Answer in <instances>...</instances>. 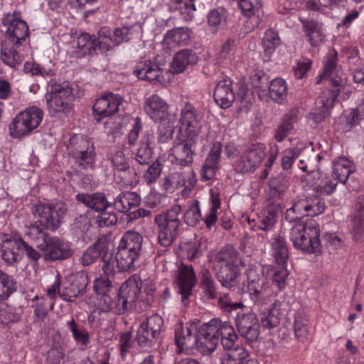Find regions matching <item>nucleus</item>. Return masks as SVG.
Wrapping results in <instances>:
<instances>
[{
  "label": "nucleus",
  "instance_id": "338daca9",
  "mask_svg": "<svg viewBox=\"0 0 364 364\" xmlns=\"http://www.w3.org/2000/svg\"><path fill=\"white\" fill-rule=\"evenodd\" d=\"M161 173V164L158 161H154L146 170L144 177L148 184H151L157 181Z\"/></svg>",
  "mask_w": 364,
  "mask_h": 364
},
{
  "label": "nucleus",
  "instance_id": "9d476101",
  "mask_svg": "<svg viewBox=\"0 0 364 364\" xmlns=\"http://www.w3.org/2000/svg\"><path fill=\"white\" fill-rule=\"evenodd\" d=\"M235 324L239 334L246 342L252 343L258 340L259 336V322L256 314L252 311L237 312Z\"/></svg>",
  "mask_w": 364,
  "mask_h": 364
},
{
  "label": "nucleus",
  "instance_id": "1a4fd4ad",
  "mask_svg": "<svg viewBox=\"0 0 364 364\" xmlns=\"http://www.w3.org/2000/svg\"><path fill=\"white\" fill-rule=\"evenodd\" d=\"M198 137L187 134H179L171 149L172 162L181 166H187L193 163Z\"/></svg>",
  "mask_w": 364,
  "mask_h": 364
},
{
  "label": "nucleus",
  "instance_id": "b1692460",
  "mask_svg": "<svg viewBox=\"0 0 364 364\" xmlns=\"http://www.w3.org/2000/svg\"><path fill=\"white\" fill-rule=\"evenodd\" d=\"M289 178L283 174L279 173L272 177L268 183V188L266 190L267 202H274L282 199L289 187Z\"/></svg>",
  "mask_w": 364,
  "mask_h": 364
},
{
  "label": "nucleus",
  "instance_id": "2eb2a0df",
  "mask_svg": "<svg viewBox=\"0 0 364 364\" xmlns=\"http://www.w3.org/2000/svg\"><path fill=\"white\" fill-rule=\"evenodd\" d=\"M88 284L87 274L84 271L76 272L70 275L69 284L60 294V297L67 302H74L75 299L82 296Z\"/></svg>",
  "mask_w": 364,
  "mask_h": 364
},
{
  "label": "nucleus",
  "instance_id": "0e129e2a",
  "mask_svg": "<svg viewBox=\"0 0 364 364\" xmlns=\"http://www.w3.org/2000/svg\"><path fill=\"white\" fill-rule=\"evenodd\" d=\"M77 47L80 48H86L88 54H92V52L97 48L96 46V38L92 39L89 33H82L77 37Z\"/></svg>",
  "mask_w": 364,
  "mask_h": 364
},
{
  "label": "nucleus",
  "instance_id": "c756f323",
  "mask_svg": "<svg viewBox=\"0 0 364 364\" xmlns=\"http://www.w3.org/2000/svg\"><path fill=\"white\" fill-rule=\"evenodd\" d=\"M112 163L117 173H114V176H117L121 178L119 183H129L131 174H136L134 170L130 168L129 163L125 157V154L122 151H117L112 158Z\"/></svg>",
  "mask_w": 364,
  "mask_h": 364
},
{
  "label": "nucleus",
  "instance_id": "e433bc0d",
  "mask_svg": "<svg viewBox=\"0 0 364 364\" xmlns=\"http://www.w3.org/2000/svg\"><path fill=\"white\" fill-rule=\"evenodd\" d=\"M306 36L309 38V41L313 46H316L323 41L324 35L322 28L318 21L314 20H301Z\"/></svg>",
  "mask_w": 364,
  "mask_h": 364
},
{
  "label": "nucleus",
  "instance_id": "bb28decb",
  "mask_svg": "<svg viewBox=\"0 0 364 364\" xmlns=\"http://www.w3.org/2000/svg\"><path fill=\"white\" fill-rule=\"evenodd\" d=\"M197 61L198 56L193 50H181L173 58L169 71L173 74H180L184 72L188 65H196Z\"/></svg>",
  "mask_w": 364,
  "mask_h": 364
},
{
  "label": "nucleus",
  "instance_id": "58836bf2",
  "mask_svg": "<svg viewBox=\"0 0 364 364\" xmlns=\"http://www.w3.org/2000/svg\"><path fill=\"white\" fill-rule=\"evenodd\" d=\"M10 43L5 41L1 45V58L4 63L11 68H16L23 61V58Z\"/></svg>",
  "mask_w": 364,
  "mask_h": 364
},
{
  "label": "nucleus",
  "instance_id": "603ef678",
  "mask_svg": "<svg viewBox=\"0 0 364 364\" xmlns=\"http://www.w3.org/2000/svg\"><path fill=\"white\" fill-rule=\"evenodd\" d=\"M202 220L199 203L193 200L184 213V221L191 227L196 226Z\"/></svg>",
  "mask_w": 364,
  "mask_h": 364
},
{
  "label": "nucleus",
  "instance_id": "6e6552de",
  "mask_svg": "<svg viewBox=\"0 0 364 364\" xmlns=\"http://www.w3.org/2000/svg\"><path fill=\"white\" fill-rule=\"evenodd\" d=\"M164 320L158 314L151 316L139 326L135 340L138 345L145 350L155 346L159 340Z\"/></svg>",
  "mask_w": 364,
  "mask_h": 364
},
{
  "label": "nucleus",
  "instance_id": "7ed1b4c3",
  "mask_svg": "<svg viewBox=\"0 0 364 364\" xmlns=\"http://www.w3.org/2000/svg\"><path fill=\"white\" fill-rule=\"evenodd\" d=\"M49 113L53 116L57 113L67 114L73 107L74 95L69 82L58 83L54 79L48 82V91L45 95Z\"/></svg>",
  "mask_w": 364,
  "mask_h": 364
},
{
  "label": "nucleus",
  "instance_id": "72a5a7b5",
  "mask_svg": "<svg viewBox=\"0 0 364 364\" xmlns=\"http://www.w3.org/2000/svg\"><path fill=\"white\" fill-rule=\"evenodd\" d=\"M240 274V268L237 264L221 266L218 267L217 277L223 287L231 288L237 284Z\"/></svg>",
  "mask_w": 364,
  "mask_h": 364
},
{
  "label": "nucleus",
  "instance_id": "cd10ccee",
  "mask_svg": "<svg viewBox=\"0 0 364 364\" xmlns=\"http://www.w3.org/2000/svg\"><path fill=\"white\" fill-rule=\"evenodd\" d=\"M221 149L220 143L217 142L213 144L202 168L201 175L205 181L210 180L214 177L215 171L218 168Z\"/></svg>",
  "mask_w": 364,
  "mask_h": 364
},
{
  "label": "nucleus",
  "instance_id": "4c0bfd02",
  "mask_svg": "<svg viewBox=\"0 0 364 364\" xmlns=\"http://www.w3.org/2000/svg\"><path fill=\"white\" fill-rule=\"evenodd\" d=\"M141 287L135 279H129L122 284L118 293L131 306L138 299Z\"/></svg>",
  "mask_w": 364,
  "mask_h": 364
},
{
  "label": "nucleus",
  "instance_id": "09e8293b",
  "mask_svg": "<svg viewBox=\"0 0 364 364\" xmlns=\"http://www.w3.org/2000/svg\"><path fill=\"white\" fill-rule=\"evenodd\" d=\"M191 31L188 28L178 27L168 31L166 34V39H171L178 46L188 43L191 39Z\"/></svg>",
  "mask_w": 364,
  "mask_h": 364
},
{
  "label": "nucleus",
  "instance_id": "aec40b11",
  "mask_svg": "<svg viewBox=\"0 0 364 364\" xmlns=\"http://www.w3.org/2000/svg\"><path fill=\"white\" fill-rule=\"evenodd\" d=\"M164 69L158 63L151 60L138 63L133 71L134 75L139 79L152 83L164 82L166 80L164 76Z\"/></svg>",
  "mask_w": 364,
  "mask_h": 364
},
{
  "label": "nucleus",
  "instance_id": "f03ea898",
  "mask_svg": "<svg viewBox=\"0 0 364 364\" xmlns=\"http://www.w3.org/2000/svg\"><path fill=\"white\" fill-rule=\"evenodd\" d=\"M288 237L296 249L309 254L321 252L319 230L314 221L296 222L291 227Z\"/></svg>",
  "mask_w": 364,
  "mask_h": 364
},
{
  "label": "nucleus",
  "instance_id": "f3484780",
  "mask_svg": "<svg viewBox=\"0 0 364 364\" xmlns=\"http://www.w3.org/2000/svg\"><path fill=\"white\" fill-rule=\"evenodd\" d=\"M181 134L198 137L201 128L200 117L196 108L190 103H186L181 112Z\"/></svg>",
  "mask_w": 364,
  "mask_h": 364
},
{
  "label": "nucleus",
  "instance_id": "13d9d810",
  "mask_svg": "<svg viewBox=\"0 0 364 364\" xmlns=\"http://www.w3.org/2000/svg\"><path fill=\"white\" fill-rule=\"evenodd\" d=\"M281 318L279 315L276 314L271 308H268L262 314L261 323L264 328L271 329L279 324Z\"/></svg>",
  "mask_w": 364,
  "mask_h": 364
},
{
  "label": "nucleus",
  "instance_id": "052dcab7",
  "mask_svg": "<svg viewBox=\"0 0 364 364\" xmlns=\"http://www.w3.org/2000/svg\"><path fill=\"white\" fill-rule=\"evenodd\" d=\"M309 208L310 202L307 198L299 199L291 208L287 209V215L289 216L290 213H296L300 218L304 215L308 216Z\"/></svg>",
  "mask_w": 364,
  "mask_h": 364
},
{
  "label": "nucleus",
  "instance_id": "774afa93",
  "mask_svg": "<svg viewBox=\"0 0 364 364\" xmlns=\"http://www.w3.org/2000/svg\"><path fill=\"white\" fill-rule=\"evenodd\" d=\"M131 34V31L129 27L117 28L112 35V47L129 41Z\"/></svg>",
  "mask_w": 364,
  "mask_h": 364
},
{
  "label": "nucleus",
  "instance_id": "e2e57ef3",
  "mask_svg": "<svg viewBox=\"0 0 364 364\" xmlns=\"http://www.w3.org/2000/svg\"><path fill=\"white\" fill-rule=\"evenodd\" d=\"M353 238L357 242L364 240V220L360 215L355 216L352 222Z\"/></svg>",
  "mask_w": 364,
  "mask_h": 364
},
{
  "label": "nucleus",
  "instance_id": "79ce46f5",
  "mask_svg": "<svg viewBox=\"0 0 364 364\" xmlns=\"http://www.w3.org/2000/svg\"><path fill=\"white\" fill-rule=\"evenodd\" d=\"M138 258L139 257L135 254L118 247L115 255L117 268L120 272L133 270L134 269V263Z\"/></svg>",
  "mask_w": 364,
  "mask_h": 364
},
{
  "label": "nucleus",
  "instance_id": "0eeeda50",
  "mask_svg": "<svg viewBox=\"0 0 364 364\" xmlns=\"http://www.w3.org/2000/svg\"><path fill=\"white\" fill-rule=\"evenodd\" d=\"M43 112L37 107H31L18 113L9 124L11 135L21 138L36 129L43 119Z\"/></svg>",
  "mask_w": 364,
  "mask_h": 364
},
{
  "label": "nucleus",
  "instance_id": "ea45409f",
  "mask_svg": "<svg viewBox=\"0 0 364 364\" xmlns=\"http://www.w3.org/2000/svg\"><path fill=\"white\" fill-rule=\"evenodd\" d=\"M201 242L202 238H198L194 235L189 240L181 242L179 247L187 259L192 261L202 255Z\"/></svg>",
  "mask_w": 364,
  "mask_h": 364
},
{
  "label": "nucleus",
  "instance_id": "3c124183",
  "mask_svg": "<svg viewBox=\"0 0 364 364\" xmlns=\"http://www.w3.org/2000/svg\"><path fill=\"white\" fill-rule=\"evenodd\" d=\"M16 286L15 279L0 269V296L8 298L16 291Z\"/></svg>",
  "mask_w": 364,
  "mask_h": 364
},
{
  "label": "nucleus",
  "instance_id": "a19ab883",
  "mask_svg": "<svg viewBox=\"0 0 364 364\" xmlns=\"http://www.w3.org/2000/svg\"><path fill=\"white\" fill-rule=\"evenodd\" d=\"M353 172V168L348 159L346 157H341L334 163L331 174L338 183H345Z\"/></svg>",
  "mask_w": 364,
  "mask_h": 364
},
{
  "label": "nucleus",
  "instance_id": "c03bdc74",
  "mask_svg": "<svg viewBox=\"0 0 364 364\" xmlns=\"http://www.w3.org/2000/svg\"><path fill=\"white\" fill-rule=\"evenodd\" d=\"M338 182L331 173L330 175L321 174L318 178L317 183L314 187V191L318 196H328L335 191Z\"/></svg>",
  "mask_w": 364,
  "mask_h": 364
},
{
  "label": "nucleus",
  "instance_id": "c85d7f7f",
  "mask_svg": "<svg viewBox=\"0 0 364 364\" xmlns=\"http://www.w3.org/2000/svg\"><path fill=\"white\" fill-rule=\"evenodd\" d=\"M18 241L19 238L16 239L6 234H0V257L7 264H12L18 261L14 249L18 250Z\"/></svg>",
  "mask_w": 364,
  "mask_h": 364
},
{
  "label": "nucleus",
  "instance_id": "49530a36",
  "mask_svg": "<svg viewBox=\"0 0 364 364\" xmlns=\"http://www.w3.org/2000/svg\"><path fill=\"white\" fill-rule=\"evenodd\" d=\"M200 287L204 295L210 299L217 297L216 283L209 270L204 269L201 271Z\"/></svg>",
  "mask_w": 364,
  "mask_h": 364
},
{
  "label": "nucleus",
  "instance_id": "a211bd4d",
  "mask_svg": "<svg viewBox=\"0 0 364 364\" xmlns=\"http://www.w3.org/2000/svg\"><path fill=\"white\" fill-rule=\"evenodd\" d=\"M122 98L118 95L109 92L102 95L96 100L92 107L95 119L97 122H100L102 119L116 113L119 110Z\"/></svg>",
  "mask_w": 364,
  "mask_h": 364
},
{
  "label": "nucleus",
  "instance_id": "393cba45",
  "mask_svg": "<svg viewBox=\"0 0 364 364\" xmlns=\"http://www.w3.org/2000/svg\"><path fill=\"white\" fill-rule=\"evenodd\" d=\"M279 212V203L267 202L266 207L258 215V220L255 226L257 230L266 232L271 230L277 222Z\"/></svg>",
  "mask_w": 364,
  "mask_h": 364
},
{
  "label": "nucleus",
  "instance_id": "9b49d317",
  "mask_svg": "<svg viewBox=\"0 0 364 364\" xmlns=\"http://www.w3.org/2000/svg\"><path fill=\"white\" fill-rule=\"evenodd\" d=\"M217 319L213 318L208 323H203L196 334V347L203 353H212L219 343Z\"/></svg>",
  "mask_w": 364,
  "mask_h": 364
},
{
  "label": "nucleus",
  "instance_id": "2f4dec72",
  "mask_svg": "<svg viewBox=\"0 0 364 364\" xmlns=\"http://www.w3.org/2000/svg\"><path fill=\"white\" fill-rule=\"evenodd\" d=\"M216 319L218 327L219 341H220L223 349H230L235 346L238 336L232 326L228 321H222L219 318Z\"/></svg>",
  "mask_w": 364,
  "mask_h": 364
},
{
  "label": "nucleus",
  "instance_id": "69168bd1",
  "mask_svg": "<svg viewBox=\"0 0 364 364\" xmlns=\"http://www.w3.org/2000/svg\"><path fill=\"white\" fill-rule=\"evenodd\" d=\"M211 202L212 205L210 212L204 220L205 225L208 229H211V228L215 224L218 219L217 211L220 206V199L217 197H213Z\"/></svg>",
  "mask_w": 364,
  "mask_h": 364
},
{
  "label": "nucleus",
  "instance_id": "7c9ffc66",
  "mask_svg": "<svg viewBox=\"0 0 364 364\" xmlns=\"http://www.w3.org/2000/svg\"><path fill=\"white\" fill-rule=\"evenodd\" d=\"M140 196L132 191L120 193L112 203V206L119 213H128L132 208L139 205Z\"/></svg>",
  "mask_w": 364,
  "mask_h": 364
},
{
  "label": "nucleus",
  "instance_id": "f257e3e1",
  "mask_svg": "<svg viewBox=\"0 0 364 364\" xmlns=\"http://www.w3.org/2000/svg\"><path fill=\"white\" fill-rule=\"evenodd\" d=\"M67 212V205L61 201L36 204L33 207L32 213L36 220L28 227L27 235L35 239L40 237L41 233H47L46 230L55 232L60 228Z\"/></svg>",
  "mask_w": 364,
  "mask_h": 364
},
{
  "label": "nucleus",
  "instance_id": "20e7f679",
  "mask_svg": "<svg viewBox=\"0 0 364 364\" xmlns=\"http://www.w3.org/2000/svg\"><path fill=\"white\" fill-rule=\"evenodd\" d=\"M181 210L180 205H175L166 211L155 215L158 242L161 246L169 247L179 234Z\"/></svg>",
  "mask_w": 364,
  "mask_h": 364
},
{
  "label": "nucleus",
  "instance_id": "680f3d73",
  "mask_svg": "<svg viewBox=\"0 0 364 364\" xmlns=\"http://www.w3.org/2000/svg\"><path fill=\"white\" fill-rule=\"evenodd\" d=\"M218 306L225 312L230 313L238 309H243L245 305L242 302H233L228 295L220 296L218 301Z\"/></svg>",
  "mask_w": 364,
  "mask_h": 364
},
{
  "label": "nucleus",
  "instance_id": "dca6fc26",
  "mask_svg": "<svg viewBox=\"0 0 364 364\" xmlns=\"http://www.w3.org/2000/svg\"><path fill=\"white\" fill-rule=\"evenodd\" d=\"M76 144V147L70 152L75 164L81 169L92 168L96 156L93 143L86 139L80 138Z\"/></svg>",
  "mask_w": 364,
  "mask_h": 364
},
{
  "label": "nucleus",
  "instance_id": "bf43d9fd",
  "mask_svg": "<svg viewBox=\"0 0 364 364\" xmlns=\"http://www.w3.org/2000/svg\"><path fill=\"white\" fill-rule=\"evenodd\" d=\"M67 325L73 333L75 341L82 345H86L89 342V336L87 331L84 328H78L77 324L73 318L68 321Z\"/></svg>",
  "mask_w": 364,
  "mask_h": 364
},
{
  "label": "nucleus",
  "instance_id": "864d4df0",
  "mask_svg": "<svg viewBox=\"0 0 364 364\" xmlns=\"http://www.w3.org/2000/svg\"><path fill=\"white\" fill-rule=\"evenodd\" d=\"M308 319L301 313H296L294 316V331L298 340L304 341L308 334Z\"/></svg>",
  "mask_w": 364,
  "mask_h": 364
},
{
  "label": "nucleus",
  "instance_id": "5fc2aeb1",
  "mask_svg": "<svg viewBox=\"0 0 364 364\" xmlns=\"http://www.w3.org/2000/svg\"><path fill=\"white\" fill-rule=\"evenodd\" d=\"M280 44V38L279 34L274 30L268 29L264 34L262 40V46L264 52L269 55L274 52L275 48Z\"/></svg>",
  "mask_w": 364,
  "mask_h": 364
},
{
  "label": "nucleus",
  "instance_id": "f704fd0d",
  "mask_svg": "<svg viewBox=\"0 0 364 364\" xmlns=\"http://www.w3.org/2000/svg\"><path fill=\"white\" fill-rule=\"evenodd\" d=\"M107 251L106 242L98 240L84 252L80 258V262L83 267L89 266Z\"/></svg>",
  "mask_w": 364,
  "mask_h": 364
},
{
  "label": "nucleus",
  "instance_id": "f8f14e48",
  "mask_svg": "<svg viewBox=\"0 0 364 364\" xmlns=\"http://www.w3.org/2000/svg\"><path fill=\"white\" fill-rule=\"evenodd\" d=\"M264 148L252 145L234 163V168L240 173H252L264 157Z\"/></svg>",
  "mask_w": 364,
  "mask_h": 364
},
{
  "label": "nucleus",
  "instance_id": "4be33fe9",
  "mask_svg": "<svg viewBox=\"0 0 364 364\" xmlns=\"http://www.w3.org/2000/svg\"><path fill=\"white\" fill-rule=\"evenodd\" d=\"M168 105L158 95L154 94L149 97L144 104V110L154 121L161 122L168 117Z\"/></svg>",
  "mask_w": 364,
  "mask_h": 364
},
{
  "label": "nucleus",
  "instance_id": "6ab92c4d",
  "mask_svg": "<svg viewBox=\"0 0 364 364\" xmlns=\"http://www.w3.org/2000/svg\"><path fill=\"white\" fill-rule=\"evenodd\" d=\"M340 95V90L326 89L318 97L316 103L320 107L314 113H311V119L316 124L325 120L331 114L337 97Z\"/></svg>",
  "mask_w": 364,
  "mask_h": 364
},
{
  "label": "nucleus",
  "instance_id": "6e6d98bb",
  "mask_svg": "<svg viewBox=\"0 0 364 364\" xmlns=\"http://www.w3.org/2000/svg\"><path fill=\"white\" fill-rule=\"evenodd\" d=\"M98 38L96 39V46L100 50L107 51L112 48V35L111 31L107 28H102L98 33Z\"/></svg>",
  "mask_w": 364,
  "mask_h": 364
},
{
  "label": "nucleus",
  "instance_id": "a878e982",
  "mask_svg": "<svg viewBox=\"0 0 364 364\" xmlns=\"http://www.w3.org/2000/svg\"><path fill=\"white\" fill-rule=\"evenodd\" d=\"M213 97L215 102L221 108L230 107L235 100V94L232 90L230 80L220 81L215 87Z\"/></svg>",
  "mask_w": 364,
  "mask_h": 364
},
{
  "label": "nucleus",
  "instance_id": "412c9836",
  "mask_svg": "<svg viewBox=\"0 0 364 364\" xmlns=\"http://www.w3.org/2000/svg\"><path fill=\"white\" fill-rule=\"evenodd\" d=\"M178 284L179 293L181 294L182 302L184 305L188 303V297L191 294L192 289L196 283V276L192 266L181 264L178 270Z\"/></svg>",
  "mask_w": 364,
  "mask_h": 364
},
{
  "label": "nucleus",
  "instance_id": "ddd939ff",
  "mask_svg": "<svg viewBox=\"0 0 364 364\" xmlns=\"http://www.w3.org/2000/svg\"><path fill=\"white\" fill-rule=\"evenodd\" d=\"M4 25H8L6 31V42L11 43L15 48L22 44L29 36V29L26 21L17 19L8 14L3 19Z\"/></svg>",
  "mask_w": 364,
  "mask_h": 364
},
{
  "label": "nucleus",
  "instance_id": "a18cd8bd",
  "mask_svg": "<svg viewBox=\"0 0 364 364\" xmlns=\"http://www.w3.org/2000/svg\"><path fill=\"white\" fill-rule=\"evenodd\" d=\"M269 95L271 99L277 103H282L287 96V86L282 78H276L269 84Z\"/></svg>",
  "mask_w": 364,
  "mask_h": 364
},
{
  "label": "nucleus",
  "instance_id": "4d7b16f0",
  "mask_svg": "<svg viewBox=\"0 0 364 364\" xmlns=\"http://www.w3.org/2000/svg\"><path fill=\"white\" fill-rule=\"evenodd\" d=\"M150 142L147 140L146 144H142L138 149L134 159L140 165H149L152 161V150Z\"/></svg>",
  "mask_w": 364,
  "mask_h": 364
},
{
  "label": "nucleus",
  "instance_id": "c9c22d12",
  "mask_svg": "<svg viewBox=\"0 0 364 364\" xmlns=\"http://www.w3.org/2000/svg\"><path fill=\"white\" fill-rule=\"evenodd\" d=\"M239 252L231 245H227L217 253L215 262L218 267L237 264Z\"/></svg>",
  "mask_w": 364,
  "mask_h": 364
},
{
  "label": "nucleus",
  "instance_id": "473e14b6",
  "mask_svg": "<svg viewBox=\"0 0 364 364\" xmlns=\"http://www.w3.org/2000/svg\"><path fill=\"white\" fill-rule=\"evenodd\" d=\"M143 237L137 232L127 231L121 239L118 247L139 257L142 250Z\"/></svg>",
  "mask_w": 364,
  "mask_h": 364
},
{
  "label": "nucleus",
  "instance_id": "39448f33",
  "mask_svg": "<svg viewBox=\"0 0 364 364\" xmlns=\"http://www.w3.org/2000/svg\"><path fill=\"white\" fill-rule=\"evenodd\" d=\"M75 198L77 202L86 207L100 213L96 218V222L100 227H109L117 223V215L107 210L112 206V203L107 201L103 193H78Z\"/></svg>",
  "mask_w": 364,
  "mask_h": 364
},
{
  "label": "nucleus",
  "instance_id": "5701e85b",
  "mask_svg": "<svg viewBox=\"0 0 364 364\" xmlns=\"http://www.w3.org/2000/svg\"><path fill=\"white\" fill-rule=\"evenodd\" d=\"M196 331L197 328L194 325L183 327L182 323H178L175 330V342L181 350L196 347Z\"/></svg>",
  "mask_w": 364,
  "mask_h": 364
},
{
  "label": "nucleus",
  "instance_id": "8fccbe9b",
  "mask_svg": "<svg viewBox=\"0 0 364 364\" xmlns=\"http://www.w3.org/2000/svg\"><path fill=\"white\" fill-rule=\"evenodd\" d=\"M296 117L294 111H290L283 117L282 124L279 126L275 134V139L278 142H282L284 138L288 135L290 130L292 129V123Z\"/></svg>",
  "mask_w": 364,
  "mask_h": 364
},
{
  "label": "nucleus",
  "instance_id": "423d86ee",
  "mask_svg": "<svg viewBox=\"0 0 364 364\" xmlns=\"http://www.w3.org/2000/svg\"><path fill=\"white\" fill-rule=\"evenodd\" d=\"M36 247L43 252L46 261L65 260L71 257L74 250L70 244L58 237L41 233L40 237L33 239Z\"/></svg>",
  "mask_w": 364,
  "mask_h": 364
},
{
  "label": "nucleus",
  "instance_id": "4468645a",
  "mask_svg": "<svg viewBox=\"0 0 364 364\" xmlns=\"http://www.w3.org/2000/svg\"><path fill=\"white\" fill-rule=\"evenodd\" d=\"M268 279L262 269L251 268L247 272V291L250 299L256 304L269 291Z\"/></svg>",
  "mask_w": 364,
  "mask_h": 364
},
{
  "label": "nucleus",
  "instance_id": "37998d69",
  "mask_svg": "<svg viewBox=\"0 0 364 364\" xmlns=\"http://www.w3.org/2000/svg\"><path fill=\"white\" fill-rule=\"evenodd\" d=\"M225 353L221 358L222 364H241L249 357L247 350L242 346L237 345L230 349H224Z\"/></svg>",
  "mask_w": 364,
  "mask_h": 364
},
{
  "label": "nucleus",
  "instance_id": "de8ad7c7",
  "mask_svg": "<svg viewBox=\"0 0 364 364\" xmlns=\"http://www.w3.org/2000/svg\"><path fill=\"white\" fill-rule=\"evenodd\" d=\"M274 257L277 264L284 266L289 258L287 243L283 237L278 236L272 243Z\"/></svg>",
  "mask_w": 364,
  "mask_h": 364
}]
</instances>
